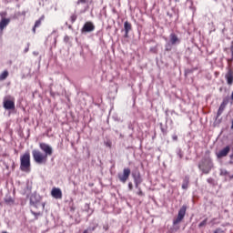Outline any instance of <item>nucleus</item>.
Masks as SVG:
<instances>
[{
	"mask_svg": "<svg viewBox=\"0 0 233 233\" xmlns=\"http://www.w3.org/2000/svg\"><path fill=\"white\" fill-rule=\"evenodd\" d=\"M3 106L5 110H15V98L10 95L5 96L3 100Z\"/></svg>",
	"mask_w": 233,
	"mask_h": 233,
	"instance_id": "nucleus-5",
	"label": "nucleus"
},
{
	"mask_svg": "<svg viewBox=\"0 0 233 233\" xmlns=\"http://www.w3.org/2000/svg\"><path fill=\"white\" fill-rule=\"evenodd\" d=\"M167 15H169V17H172V15H170V13H169V12H167Z\"/></svg>",
	"mask_w": 233,
	"mask_h": 233,
	"instance_id": "nucleus-45",
	"label": "nucleus"
},
{
	"mask_svg": "<svg viewBox=\"0 0 233 233\" xmlns=\"http://www.w3.org/2000/svg\"><path fill=\"white\" fill-rule=\"evenodd\" d=\"M223 230L221 228H217L214 233H222Z\"/></svg>",
	"mask_w": 233,
	"mask_h": 233,
	"instance_id": "nucleus-36",
	"label": "nucleus"
},
{
	"mask_svg": "<svg viewBox=\"0 0 233 233\" xmlns=\"http://www.w3.org/2000/svg\"><path fill=\"white\" fill-rule=\"evenodd\" d=\"M51 196H53L55 199H62L63 192L59 187H54L51 191Z\"/></svg>",
	"mask_w": 233,
	"mask_h": 233,
	"instance_id": "nucleus-10",
	"label": "nucleus"
},
{
	"mask_svg": "<svg viewBox=\"0 0 233 233\" xmlns=\"http://www.w3.org/2000/svg\"><path fill=\"white\" fill-rule=\"evenodd\" d=\"M78 5H79V3H82L83 5H85V3H86V0H78Z\"/></svg>",
	"mask_w": 233,
	"mask_h": 233,
	"instance_id": "nucleus-38",
	"label": "nucleus"
},
{
	"mask_svg": "<svg viewBox=\"0 0 233 233\" xmlns=\"http://www.w3.org/2000/svg\"><path fill=\"white\" fill-rule=\"evenodd\" d=\"M8 25H10V18H2L0 21V30H5Z\"/></svg>",
	"mask_w": 233,
	"mask_h": 233,
	"instance_id": "nucleus-15",
	"label": "nucleus"
},
{
	"mask_svg": "<svg viewBox=\"0 0 233 233\" xmlns=\"http://www.w3.org/2000/svg\"><path fill=\"white\" fill-rule=\"evenodd\" d=\"M130 168L126 167L123 169V173H118L117 177L121 183H127L128 181V178L130 177Z\"/></svg>",
	"mask_w": 233,
	"mask_h": 233,
	"instance_id": "nucleus-7",
	"label": "nucleus"
},
{
	"mask_svg": "<svg viewBox=\"0 0 233 233\" xmlns=\"http://www.w3.org/2000/svg\"><path fill=\"white\" fill-rule=\"evenodd\" d=\"M225 108H227V106L221 104L217 113V119L221 116V114H223V112H225Z\"/></svg>",
	"mask_w": 233,
	"mask_h": 233,
	"instance_id": "nucleus-18",
	"label": "nucleus"
},
{
	"mask_svg": "<svg viewBox=\"0 0 233 233\" xmlns=\"http://www.w3.org/2000/svg\"><path fill=\"white\" fill-rule=\"evenodd\" d=\"M228 154H230V146H226L217 153V157L218 159H223V157H227Z\"/></svg>",
	"mask_w": 233,
	"mask_h": 233,
	"instance_id": "nucleus-9",
	"label": "nucleus"
},
{
	"mask_svg": "<svg viewBox=\"0 0 233 233\" xmlns=\"http://www.w3.org/2000/svg\"><path fill=\"white\" fill-rule=\"evenodd\" d=\"M3 233H8V232H6V231H3Z\"/></svg>",
	"mask_w": 233,
	"mask_h": 233,
	"instance_id": "nucleus-52",
	"label": "nucleus"
},
{
	"mask_svg": "<svg viewBox=\"0 0 233 233\" xmlns=\"http://www.w3.org/2000/svg\"><path fill=\"white\" fill-rule=\"evenodd\" d=\"M132 31V24H130L128 21H126L124 23V29H122V32H125L124 37L128 38V33Z\"/></svg>",
	"mask_w": 233,
	"mask_h": 233,
	"instance_id": "nucleus-13",
	"label": "nucleus"
},
{
	"mask_svg": "<svg viewBox=\"0 0 233 233\" xmlns=\"http://www.w3.org/2000/svg\"><path fill=\"white\" fill-rule=\"evenodd\" d=\"M137 188L138 190L137 195L138 196H143V190H141V187H139V186H138V187H137Z\"/></svg>",
	"mask_w": 233,
	"mask_h": 233,
	"instance_id": "nucleus-31",
	"label": "nucleus"
},
{
	"mask_svg": "<svg viewBox=\"0 0 233 233\" xmlns=\"http://www.w3.org/2000/svg\"><path fill=\"white\" fill-rule=\"evenodd\" d=\"M220 176H228V171H227L226 169H222L220 171Z\"/></svg>",
	"mask_w": 233,
	"mask_h": 233,
	"instance_id": "nucleus-26",
	"label": "nucleus"
},
{
	"mask_svg": "<svg viewBox=\"0 0 233 233\" xmlns=\"http://www.w3.org/2000/svg\"><path fill=\"white\" fill-rule=\"evenodd\" d=\"M120 137H123V134H120Z\"/></svg>",
	"mask_w": 233,
	"mask_h": 233,
	"instance_id": "nucleus-51",
	"label": "nucleus"
},
{
	"mask_svg": "<svg viewBox=\"0 0 233 233\" xmlns=\"http://www.w3.org/2000/svg\"><path fill=\"white\" fill-rule=\"evenodd\" d=\"M160 129L161 132L164 136H167V129H165V127H163V124H160Z\"/></svg>",
	"mask_w": 233,
	"mask_h": 233,
	"instance_id": "nucleus-25",
	"label": "nucleus"
},
{
	"mask_svg": "<svg viewBox=\"0 0 233 233\" xmlns=\"http://www.w3.org/2000/svg\"><path fill=\"white\" fill-rule=\"evenodd\" d=\"M98 227L97 223L90 225L86 229L84 230L85 233H92L96 230V228Z\"/></svg>",
	"mask_w": 233,
	"mask_h": 233,
	"instance_id": "nucleus-17",
	"label": "nucleus"
},
{
	"mask_svg": "<svg viewBox=\"0 0 233 233\" xmlns=\"http://www.w3.org/2000/svg\"><path fill=\"white\" fill-rule=\"evenodd\" d=\"M185 214H187V206H182L178 210L177 218L173 220V225H179L185 219Z\"/></svg>",
	"mask_w": 233,
	"mask_h": 233,
	"instance_id": "nucleus-6",
	"label": "nucleus"
},
{
	"mask_svg": "<svg viewBox=\"0 0 233 233\" xmlns=\"http://www.w3.org/2000/svg\"><path fill=\"white\" fill-rule=\"evenodd\" d=\"M229 159H233V153L229 156Z\"/></svg>",
	"mask_w": 233,
	"mask_h": 233,
	"instance_id": "nucleus-44",
	"label": "nucleus"
},
{
	"mask_svg": "<svg viewBox=\"0 0 233 233\" xmlns=\"http://www.w3.org/2000/svg\"><path fill=\"white\" fill-rule=\"evenodd\" d=\"M194 72V69H187L186 70V76H188V74H192Z\"/></svg>",
	"mask_w": 233,
	"mask_h": 233,
	"instance_id": "nucleus-30",
	"label": "nucleus"
},
{
	"mask_svg": "<svg viewBox=\"0 0 233 233\" xmlns=\"http://www.w3.org/2000/svg\"><path fill=\"white\" fill-rule=\"evenodd\" d=\"M94 30H96V26L92 22H86L82 28V32H94Z\"/></svg>",
	"mask_w": 233,
	"mask_h": 233,
	"instance_id": "nucleus-12",
	"label": "nucleus"
},
{
	"mask_svg": "<svg viewBox=\"0 0 233 233\" xmlns=\"http://www.w3.org/2000/svg\"><path fill=\"white\" fill-rule=\"evenodd\" d=\"M28 50H30V44H27V47L25 48L24 53L26 54V52H28Z\"/></svg>",
	"mask_w": 233,
	"mask_h": 233,
	"instance_id": "nucleus-34",
	"label": "nucleus"
},
{
	"mask_svg": "<svg viewBox=\"0 0 233 233\" xmlns=\"http://www.w3.org/2000/svg\"><path fill=\"white\" fill-rule=\"evenodd\" d=\"M208 183L209 184V185H214V178H212V177H209V178H208Z\"/></svg>",
	"mask_w": 233,
	"mask_h": 233,
	"instance_id": "nucleus-29",
	"label": "nucleus"
},
{
	"mask_svg": "<svg viewBox=\"0 0 233 233\" xmlns=\"http://www.w3.org/2000/svg\"><path fill=\"white\" fill-rule=\"evenodd\" d=\"M198 168L203 174H210V170L214 168V163L210 157H205L198 163Z\"/></svg>",
	"mask_w": 233,
	"mask_h": 233,
	"instance_id": "nucleus-2",
	"label": "nucleus"
},
{
	"mask_svg": "<svg viewBox=\"0 0 233 233\" xmlns=\"http://www.w3.org/2000/svg\"><path fill=\"white\" fill-rule=\"evenodd\" d=\"M177 156L180 157V159L183 157V153H181V151H179L178 153H177Z\"/></svg>",
	"mask_w": 233,
	"mask_h": 233,
	"instance_id": "nucleus-39",
	"label": "nucleus"
},
{
	"mask_svg": "<svg viewBox=\"0 0 233 233\" xmlns=\"http://www.w3.org/2000/svg\"><path fill=\"white\" fill-rule=\"evenodd\" d=\"M37 27H35V25H34V27H33V34H35V29H36Z\"/></svg>",
	"mask_w": 233,
	"mask_h": 233,
	"instance_id": "nucleus-41",
	"label": "nucleus"
},
{
	"mask_svg": "<svg viewBox=\"0 0 233 233\" xmlns=\"http://www.w3.org/2000/svg\"><path fill=\"white\" fill-rule=\"evenodd\" d=\"M228 101H230V98H228V96H226L223 98L221 105H224L225 106H227L228 105Z\"/></svg>",
	"mask_w": 233,
	"mask_h": 233,
	"instance_id": "nucleus-23",
	"label": "nucleus"
},
{
	"mask_svg": "<svg viewBox=\"0 0 233 233\" xmlns=\"http://www.w3.org/2000/svg\"><path fill=\"white\" fill-rule=\"evenodd\" d=\"M231 53L233 52V46H230Z\"/></svg>",
	"mask_w": 233,
	"mask_h": 233,
	"instance_id": "nucleus-46",
	"label": "nucleus"
},
{
	"mask_svg": "<svg viewBox=\"0 0 233 233\" xmlns=\"http://www.w3.org/2000/svg\"><path fill=\"white\" fill-rule=\"evenodd\" d=\"M190 183V177L186 176L184 177L183 183H182V188L183 190H187L188 188V184Z\"/></svg>",
	"mask_w": 233,
	"mask_h": 233,
	"instance_id": "nucleus-16",
	"label": "nucleus"
},
{
	"mask_svg": "<svg viewBox=\"0 0 233 233\" xmlns=\"http://www.w3.org/2000/svg\"><path fill=\"white\" fill-rule=\"evenodd\" d=\"M6 77H8V71H4L0 75V81H5V79H6Z\"/></svg>",
	"mask_w": 233,
	"mask_h": 233,
	"instance_id": "nucleus-20",
	"label": "nucleus"
},
{
	"mask_svg": "<svg viewBox=\"0 0 233 233\" xmlns=\"http://www.w3.org/2000/svg\"><path fill=\"white\" fill-rule=\"evenodd\" d=\"M15 162L13 161L12 163V170H15Z\"/></svg>",
	"mask_w": 233,
	"mask_h": 233,
	"instance_id": "nucleus-40",
	"label": "nucleus"
},
{
	"mask_svg": "<svg viewBox=\"0 0 233 233\" xmlns=\"http://www.w3.org/2000/svg\"><path fill=\"white\" fill-rule=\"evenodd\" d=\"M5 201L6 205H14V199H12V198H5Z\"/></svg>",
	"mask_w": 233,
	"mask_h": 233,
	"instance_id": "nucleus-24",
	"label": "nucleus"
},
{
	"mask_svg": "<svg viewBox=\"0 0 233 233\" xmlns=\"http://www.w3.org/2000/svg\"><path fill=\"white\" fill-rule=\"evenodd\" d=\"M172 44L170 42L167 43L165 46L166 52H170L172 50Z\"/></svg>",
	"mask_w": 233,
	"mask_h": 233,
	"instance_id": "nucleus-21",
	"label": "nucleus"
},
{
	"mask_svg": "<svg viewBox=\"0 0 233 233\" xmlns=\"http://www.w3.org/2000/svg\"><path fill=\"white\" fill-rule=\"evenodd\" d=\"M64 41H65V43H68V41H70V36L69 35H66L64 37Z\"/></svg>",
	"mask_w": 233,
	"mask_h": 233,
	"instance_id": "nucleus-33",
	"label": "nucleus"
},
{
	"mask_svg": "<svg viewBox=\"0 0 233 233\" xmlns=\"http://www.w3.org/2000/svg\"><path fill=\"white\" fill-rule=\"evenodd\" d=\"M30 205L31 207H34V208H42V210H45V203H41V196L37 193L31 195Z\"/></svg>",
	"mask_w": 233,
	"mask_h": 233,
	"instance_id": "nucleus-4",
	"label": "nucleus"
},
{
	"mask_svg": "<svg viewBox=\"0 0 233 233\" xmlns=\"http://www.w3.org/2000/svg\"><path fill=\"white\" fill-rule=\"evenodd\" d=\"M41 21H45V15H42L38 20L35 23V28H39L41 26Z\"/></svg>",
	"mask_w": 233,
	"mask_h": 233,
	"instance_id": "nucleus-19",
	"label": "nucleus"
},
{
	"mask_svg": "<svg viewBox=\"0 0 233 233\" xmlns=\"http://www.w3.org/2000/svg\"><path fill=\"white\" fill-rule=\"evenodd\" d=\"M6 168L8 169V166H6Z\"/></svg>",
	"mask_w": 233,
	"mask_h": 233,
	"instance_id": "nucleus-54",
	"label": "nucleus"
},
{
	"mask_svg": "<svg viewBox=\"0 0 233 233\" xmlns=\"http://www.w3.org/2000/svg\"><path fill=\"white\" fill-rule=\"evenodd\" d=\"M103 228L104 230H108V226H104Z\"/></svg>",
	"mask_w": 233,
	"mask_h": 233,
	"instance_id": "nucleus-43",
	"label": "nucleus"
},
{
	"mask_svg": "<svg viewBox=\"0 0 233 233\" xmlns=\"http://www.w3.org/2000/svg\"><path fill=\"white\" fill-rule=\"evenodd\" d=\"M30 167V152H25L20 157V170H22V172H28Z\"/></svg>",
	"mask_w": 233,
	"mask_h": 233,
	"instance_id": "nucleus-3",
	"label": "nucleus"
},
{
	"mask_svg": "<svg viewBox=\"0 0 233 233\" xmlns=\"http://www.w3.org/2000/svg\"><path fill=\"white\" fill-rule=\"evenodd\" d=\"M169 43L173 46L179 45L181 43V40L179 37H177V35L176 33H171L169 35Z\"/></svg>",
	"mask_w": 233,
	"mask_h": 233,
	"instance_id": "nucleus-11",
	"label": "nucleus"
},
{
	"mask_svg": "<svg viewBox=\"0 0 233 233\" xmlns=\"http://www.w3.org/2000/svg\"><path fill=\"white\" fill-rule=\"evenodd\" d=\"M231 100L233 101V91L231 93Z\"/></svg>",
	"mask_w": 233,
	"mask_h": 233,
	"instance_id": "nucleus-47",
	"label": "nucleus"
},
{
	"mask_svg": "<svg viewBox=\"0 0 233 233\" xmlns=\"http://www.w3.org/2000/svg\"><path fill=\"white\" fill-rule=\"evenodd\" d=\"M31 214H33V216H35V219H39V216H42L41 212H35L32 209H31Z\"/></svg>",
	"mask_w": 233,
	"mask_h": 233,
	"instance_id": "nucleus-22",
	"label": "nucleus"
},
{
	"mask_svg": "<svg viewBox=\"0 0 233 233\" xmlns=\"http://www.w3.org/2000/svg\"><path fill=\"white\" fill-rule=\"evenodd\" d=\"M71 210H74V208H71Z\"/></svg>",
	"mask_w": 233,
	"mask_h": 233,
	"instance_id": "nucleus-53",
	"label": "nucleus"
},
{
	"mask_svg": "<svg viewBox=\"0 0 233 233\" xmlns=\"http://www.w3.org/2000/svg\"><path fill=\"white\" fill-rule=\"evenodd\" d=\"M205 225H207V219H205L202 222H200L198 227H199V228H201L205 227Z\"/></svg>",
	"mask_w": 233,
	"mask_h": 233,
	"instance_id": "nucleus-28",
	"label": "nucleus"
},
{
	"mask_svg": "<svg viewBox=\"0 0 233 233\" xmlns=\"http://www.w3.org/2000/svg\"><path fill=\"white\" fill-rule=\"evenodd\" d=\"M69 30H72V25H68Z\"/></svg>",
	"mask_w": 233,
	"mask_h": 233,
	"instance_id": "nucleus-48",
	"label": "nucleus"
},
{
	"mask_svg": "<svg viewBox=\"0 0 233 233\" xmlns=\"http://www.w3.org/2000/svg\"><path fill=\"white\" fill-rule=\"evenodd\" d=\"M172 139L173 141H177V135H173Z\"/></svg>",
	"mask_w": 233,
	"mask_h": 233,
	"instance_id": "nucleus-37",
	"label": "nucleus"
},
{
	"mask_svg": "<svg viewBox=\"0 0 233 233\" xmlns=\"http://www.w3.org/2000/svg\"><path fill=\"white\" fill-rule=\"evenodd\" d=\"M39 147L44 154L38 149H34L32 155L34 161L37 163V165H43V163H46L48 157L54 154V148H52L50 145L43 142L39 143Z\"/></svg>",
	"mask_w": 233,
	"mask_h": 233,
	"instance_id": "nucleus-1",
	"label": "nucleus"
},
{
	"mask_svg": "<svg viewBox=\"0 0 233 233\" xmlns=\"http://www.w3.org/2000/svg\"><path fill=\"white\" fill-rule=\"evenodd\" d=\"M228 165H233V159H230V160L228 161Z\"/></svg>",
	"mask_w": 233,
	"mask_h": 233,
	"instance_id": "nucleus-42",
	"label": "nucleus"
},
{
	"mask_svg": "<svg viewBox=\"0 0 233 233\" xmlns=\"http://www.w3.org/2000/svg\"><path fill=\"white\" fill-rule=\"evenodd\" d=\"M0 15H1L2 19H5V17H6V12L0 13Z\"/></svg>",
	"mask_w": 233,
	"mask_h": 233,
	"instance_id": "nucleus-35",
	"label": "nucleus"
},
{
	"mask_svg": "<svg viewBox=\"0 0 233 233\" xmlns=\"http://www.w3.org/2000/svg\"><path fill=\"white\" fill-rule=\"evenodd\" d=\"M231 130H233V121H232V125H231Z\"/></svg>",
	"mask_w": 233,
	"mask_h": 233,
	"instance_id": "nucleus-50",
	"label": "nucleus"
},
{
	"mask_svg": "<svg viewBox=\"0 0 233 233\" xmlns=\"http://www.w3.org/2000/svg\"><path fill=\"white\" fill-rule=\"evenodd\" d=\"M231 56H232V57H231V61L233 60V52H231Z\"/></svg>",
	"mask_w": 233,
	"mask_h": 233,
	"instance_id": "nucleus-49",
	"label": "nucleus"
},
{
	"mask_svg": "<svg viewBox=\"0 0 233 233\" xmlns=\"http://www.w3.org/2000/svg\"><path fill=\"white\" fill-rule=\"evenodd\" d=\"M225 77H226V81H227L228 85L230 86V85L233 84V71H232V69H229Z\"/></svg>",
	"mask_w": 233,
	"mask_h": 233,
	"instance_id": "nucleus-14",
	"label": "nucleus"
},
{
	"mask_svg": "<svg viewBox=\"0 0 233 233\" xmlns=\"http://www.w3.org/2000/svg\"><path fill=\"white\" fill-rule=\"evenodd\" d=\"M128 189L129 190H134V185L132 184V182L128 183Z\"/></svg>",
	"mask_w": 233,
	"mask_h": 233,
	"instance_id": "nucleus-32",
	"label": "nucleus"
},
{
	"mask_svg": "<svg viewBox=\"0 0 233 233\" xmlns=\"http://www.w3.org/2000/svg\"><path fill=\"white\" fill-rule=\"evenodd\" d=\"M76 19H77V15H71V23H76Z\"/></svg>",
	"mask_w": 233,
	"mask_h": 233,
	"instance_id": "nucleus-27",
	"label": "nucleus"
},
{
	"mask_svg": "<svg viewBox=\"0 0 233 233\" xmlns=\"http://www.w3.org/2000/svg\"><path fill=\"white\" fill-rule=\"evenodd\" d=\"M132 177L134 179L135 187L139 188V186L143 183L141 173L139 171L132 172Z\"/></svg>",
	"mask_w": 233,
	"mask_h": 233,
	"instance_id": "nucleus-8",
	"label": "nucleus"
}]
</instances>
